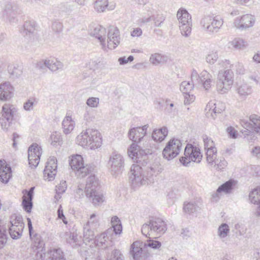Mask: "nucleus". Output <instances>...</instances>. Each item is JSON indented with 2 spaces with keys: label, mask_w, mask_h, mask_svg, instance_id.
I'll list each match as a JSON object with an SVG mask.
<instances>
[{
  "label": "nucleus",
  "mask_w": 260,
  "mask_h": 260,
  "mask_svg": "<svg viewBox=\"0 0 260 260\" xmlns=\"http://www.w3.org/2000/svg\"><path fill=\"white\" fill-rule=\"evenodd\" d=\"M148 127V124L142 127H133L128 132L129 139L134 143L128 148L127 154L129 157L137 162L141 161V158L150 153L149 150L143 149L136 143L141 142L147 133Z\"/></svg>",
  "instance_id": "f257e3e1"
},
{
  "label": "nucleus",
  "mask_w": 260,
  "mask_h": 260,
  "mask_svg": "<svg viewBox=\"0 0 260 260\" xmlns=\"http://www.w3.org/2000/svg\"><path fill=\"white\" fill-rule=\"evenodd\" d=\"M130 180L132 186L136 188L140 185L151 183L153 181V177L160 172V169L157 165H153L144 169L139 165L134 164L131 167Z\"/></svg>",
  "instance_id": "f03ea898"
},
{
  "label": "nucleus",
  "mask_w": 260,
  "mask_h": 260,
  "mask_svg": "<svg viewBox=\"0 0 260 260\" xmlns=\"http://www.w3.org/2000/svg\"><path fill=\"white\" fill-rule=\"evenodd\" d=\"M102 142L100 132L94 128H87L83 131L76 138V142L78 145L90 149L100 147Z\"/></svg>",
  "instance_id": "7ed1b4c3"
},
{
  "label": "nucleus",
  "mask_w": 260,
  "mask_h": 260,
  "mask_svg": "<svg viewBox=\"0 0 260 260\" xmlns=\"http://www.w3.org/2000/svg\"><path fill=\"white\" fill-rule=\"evenodd\" d=\"M99 185V180L95 175L88 177L85 185L86 196L91 199L92 203L95 206L104 201L103 194L98 190Z\"/></svg>",
  "instance_id": "20e7f679"
},
{
  "label": "nucleus",
  "mask_w": 260,
  "mask_h": 260,
  "mask_svg": "<svg viewBox=\"0 0 260 260\" xmlns=\"http://www.w3.org/2000/svg\"><path fill=\"white\" fill-rule=\"evenodd\" d=\"M69 164L78 178H82L85 177L94 170L93 165L91 164L84 166L83 158L81 155L79 154L72 156Z\"/></svg>",
  "instance_id": "39448f33"
},
{
  "label": "nucleus",
  "mask_w": 260,
  "mask_h": 260,
  "mask_svg": "<svg viewBox=\"0 0 260 260\" xmlns=\"http://www.w3.org/2000/svg\"><path fill=\"white\" fill-rule=\"evenodd\" d=\"M234 74L231 70L220 71L217 81V90L221 94L226 93L233 84Z\"/></svg>",
  "instance_id": "423d86ee"
},
{
  "label": "nucleus",
  "mask_w": 260,
  "mask_h": 260,
  "mask_svg": "<svg viewBox=\"0 0 260 260\" xmlns=\"http://www.w3.org/2000/svg\"><path fill=\"white\" fill-rule=\"evenodd\" d=\"M184 154V156L180 158V161L184 166H188L191 161L199 163L202 160L200 148L190 144L186 145Z\"/></svg>",
  "instance_id": "0eeeda50"
},
{
  "label": "nucleus",
  "mask_w": 260,
  "mask_h": 260,
  "mask_svg": "<svg viewBox=\"0 0 260 260\" xmlns=\"http://www.w3.org/2000/svg\"><path fill=\"white\" fill-rule=\"evenodd\" d=\"M177 17L179 22V28L181 34L188 37L191 32V16L187 11L183 8L178 10Z\"/></svg>",
  "instance_id": "6e6552de"
},
{
  "label": "nucleus",
  "mask_w": 260,
  "mask_h": 260,
  "mask_svg": "<svg viewBox=\"0 0 260 260\" xmlns=\"http://www.w3.org/2000/svg\"><path fill=\"white\" fill-rule=\"evenodd\" d=\"M16 111V108L12 105L5 104L3 105L0 116V123L3 129H8Z\"/></svg>",
  "instance_id": "1a4fd4ad"
},
{
  "label": "nucleus",
  "mask_w": 260,
  "mask_h": 260,
  "mask_svg": "<svg viewBox=\"0 0 260 260\" xmlns=\"http://www.w3.org/2000/svg\"><path fill=\"white\" fill-rule=\"evenodd\" d=\"M108 165L109 170L113 176L121 174L124 170V159L118 152L114 151L110 155Z\"/></svg>",
  "instance_id": "9d476101"
},
{
  "label": "nucleus",
  "mask_w": 260,
  "mask_h": 260,
  "mask_svg": "<svg viewBox=\"0 0 260 260\" xmlns=\"http://www.w3.org/2000/svg\"><path fill=\"white\" fill-rule=\"evenodd\" d=\"M182 143L179 139L173 138L170 140L164 149L162 155L168 160H171L177 156L180 153Z\"/></svg>",
  "instance_id": "9b49d317"
},
{
  "label": "nucleus",
  "mask_w": 260,
  "mask_h": 260,
  "mask_svg": "<svg viewBox=\"0 0 260 260\" xmlns=\"http://www.w3.org/2000/svg\"><path fill=\"white\" fill-rule=\"evenodd\" d=\"M223 24V20L217 16H206L201 20L202 27L206 30L217 32Z\"/></svg>",
  "instance_id": "f8f14e48"
},
{
  "label": "nucleus",
  "mask_w": 260,
  "mask_h": 260,
  "mask_svg": "<svg viewBox=\"0 0 260 260\" xmlns=\"http://www.w3.org/2000/svg\"><path fill=\"white\" fill-rule=\"evenodd\" d=\"M106 37L107 39H106L105 51H107L108 49H114L120 44L121 39L120 32L117 27L110 26Z\"/></svg>",
  "instance_id": "ddd939ff"
},
{
  "label": "nucleus",
  "mask_w": 260,
  "mask_h": 260,
  "mask_svg": "<svg viewBox=\"0 0 260 260\" xmlns=\"http://www.w3.org/2000/svg\"><path fill=\"white\" fill-rule=\"evenodd\" d=\"M255 23V17L251 14H245L237 17L234 22V25L237 29L243 30L253 26Z\"/></svg>",
  "instance_id": "4468645a"
},
{
  "label": "nucleus",
  "mask_w": 260,
  "mask_h": 260,
  "mask_svg": "<svg viewBox=\"0 0 260 260\" xmlns=\"http://www.w3.org/2000/svg\"><path fill=\"white\" fill-rule=\"evenodd\" d=\"M57 159L54 156L50 157L44 170V177L48 181L53 180L57 173Z\"/></svg>",
  "instance_id": "2eb2a0df"
},
{
  "label": "nucleus",
  "mask_w": 260,
  "mask_h": 260,
  "mask_svg": "<svg viewBox=\"0 0 260 260\" xmlns=\"http://www.w3.org/2000/svg\"><path fill=\"white\" fill-rule=\"evenodd\" d=\"M19 13L17 8L9 3L5 7L3 18L6 21H8L11 24L15 23L17 21L16 17Z\"/></svg>",
  "instance_id": "dca6fc26"
},
{
  "label": "nucleus",
  "mask_w": 260,
  "mask_h": 260,
  "mask_svg": "<svg viewBox=\"0 0 260 260\" xmlns=\"http://www.w3.org/2000/svg\"><path fill=\"white\" fill-rule=\"evenodd\" d=\"M11 224L9 231L11 238L13 239L20 238L24 228V223L21 218L16 217L15 221H11Z\"/></svg>",
  "instance_id": "f3484780"
},
{
  "label": "nucleus",
  "mask_w": 260,
  "mask_h": 260,
  "mask_svg": "<svg viewBox=\"0 0 260 260\" xmlns=\"http://www.w3.org/2000/svg\"><path fill=\"white\" fill-rule=\"evenodd\" d=\"M224 109L225 107L222 104L219 103H213L210 102L206 106L205 109L206 115L208 118L215 119L216 118L217 114L221 113Z\"/></svg>",
  "instance_id": "a211bd4d"
},
{
  "label": "nucleus",
  "mask_w": 260,
  "mask_h": 260,
  "mask_svg": "<svg viewBox=\"0 0 260 260\" xmlns=\"http://www.w3.org/2000/svg\"><path fill=\"white\" fill-rule=\"evenodd\" d=\"M14 88L9 82H5L0 84V100L6 101L13 96Z\"/></svg>",
  "instance_id": "6ab92c4d"
},
{
  "label": "nucleus",
  "mask_w": 260,
  "mask_h": 260,
  "mask_svg": "<svg viewBox=\"0 0 260 260\" xmlns=\"http://www.w3.org/2000/svg\"><path fill=\"white\" fill-rule=\"evenodd\" d=\"M107 32L105 27L101 25H98L94 27L91 32V35L97 38L104 50H106V39Z\"/></svg>",
  "instance_id": "aec40b11"
},
{
  "label": "nucleus",
  "mask_w": 260,
  "mask_h": 260,
  "mask_svg": "<svg viewBox=\"0 0 260 260\" xmlns=\"http://www.w3.org/2000/svg\"><path fill=\"white\" fill-rule=\"evenodd\" d=\"M151 225V231L154 233L162 234L167 231L166 222L160 218H152L149 220Z\"/></svg>",
  "instance_id": "412c9836"
},
{
  "label": "nucleus",
  "mask_w": 260,
  "mask_h": 260,
  "mask_svg": "<svg viewBox=\"0 0 260 260\" xmlns=\"http://www.w3.org/2000/svg\"><path fill=\"white\" fill-rule=\"evenodd\" d=\"M129 253L134 260H144L145 258V253L139 241H135L131 245Z\"/></svg>",
  "instance_id": "4be33fe9"
},
{
  "label": "nucleus",
  "mask_w": 260,
  "mask_h": 260,
  "mask_svg": "<svg viewBox=\"0 0 260 260\" xmlns=\"http://www.w3.org/2000/svg\"><path fill=\"white\" fill-rule=\"evenodd\" d=\"M11 168L5 160H0V180L3 183H7L11 177Z\"/></svg>",
  "instance_id": "5701e85b"
},
{
  "label": "nucleus",
  "mask_w": 260,
  "mask_h": 260,
  "mask_svg": "<svg viewBox=\"0 0 260 260\" xmlns=\"http://www.w3.org/2000/svg\"><path fill=\"white\" fill-rule=\"evenodd\" d=\"M35 187H31L29 190H26V193L23 197L22 205L24 210L28 213L30 212L32 207L33 193Z\"/></svg>",
  "instance_id": "b1692460"
},
{
  "label": "nucleus",
  "mask_w": 260,
  "mask_h": 260,
  "mask_svg": "<svg viewBox=\"0 0 260 260\" xmlns=\"http://www.w3.org/2000/svg\"><path fill=\"white\" fill-rule=\"evenodd\" d=\"M35 30L34 22L25 21L21 29V32L24 37L31 40L34 38Z\"/></svg>",
  "instance_id": "393cba45"
},
{
  "label": "nucleus",
  "mask_w": 260,
  "mask_h": 260,
  "mask_svg": "<svg viewBox=\"0 0 260 260\" xmlns=\"http://www.w3.org/2000/svg\"><path fill=\"white\" fill-rule=\"evenodd\" d=\"M66 241L72 247H75L79 246L81 243V237L79 236L76 232L66 233Z\"/></svg>",
  "instance_id": "a878e982"
},
{
  "label": "nucleus",
  "mask_w": 260,
  "mask_h": 260,
  "mask_svg": "<svg viewBox=\"0 0 260 260\" xmlns=\"http://www.w3.org/2000/svg\"><path fill=\"white\" fill-rule=\"evenodd\" d=\"M168 131L166 127L164 126L159 129H155L152 134V138L155 142H161L168 135Z\"/></svg>",
  "instance_id": "bb28decb"
},
{
  "label": "nucleus",
  "mask_w": 260,
  "mask_h": 260,
  "mask_svg": "<svg viewBox=\"0 0 260 260\" xmlns=\"http://www.w3.org/2000/svg\"><path fill=\"white\" fill-rule=\"evenodd\" d=\"M62 125L63 132L66 134H68L74 128L75 122L71 116H67L62 121Z\"/></svg>",
  "instance_id": "cd10ccee"
},
{
  "label": "nucleus",
  "mask_w": 260,
  "mask_h": 260,
  "mask_svg": "<svg viewBox=\"0 0 260 260\" xmlns=\"http://www.w3.org/2000/svg\"><path fill=\"white\" fill-rule=\"evenodd\" d=\"M201 207L196 202H185L183 206V211L189 214L194 213L199 211Z\"/></svg>",
  "instance_id": "c85d7f7f"
},
{
  "label": "nucleus",
  "mask_w": 260,
  "mask_h": 260,
  "mask_svg": "<svg viewBox=\"0 0 260 260\" xmlns=\"http://www.w3.org/2000/svg\"><path fill=\"white\" fill-rule=\"evenodd\" d=\"M49 260H66L62 250L58 248H53L48 252Z\"/></svg>",
  "instance_id": "c756f323"
},
{
  "label": "nucleus",
  "mask_w": 260,
  "mask_h": 260,
  "mask_svg": "<svg viewBox=\"0 0 260 260\" xmlns=\"http://www.w3.org/2000/svg\"><path fill=\"white\" fill-rule=\"evenodd\" d=\"M236 181L230 179L223 183L218 188V192H221L225 194L230 193L236 185Z\"/></svg>",
  "instance_id": "7c9ffc66"
},
{
  "label": "nucleus",
  "mask_w": 260,
  "mask_h": 260,
  "mask_svg": "<svg viewBox=\"0 0 260 260\" xmlns=\"http://www.w3.org/2000/svg\"><path fill=\"white\" fill-rule=\"evenodd\" d=\"M107 62L104 59H97L89 62L90 69L93 71L103 70L107 68Z\"/></svg>",
  "instance_id": "2f4dec72"
},
{
  "label": "nucleus",
  "mask_w": 260,
  "mask_h": 260,
  "mask_svg": "<svg viewBox=\"0 0 260 260\" xmlns=\"http://www.w3.org/2000/svg\"><path fill=\"white\" fill-rule=\"evenodd\" d=\"M211 78L212 76L206 71L201 72V79H202L201 85L206 90L208 89L211 86Z\"/></svg>",
  "instance_id": "473e14b6"
},
{
  "label": "nucleus",
  "mask_w": 260,
  "mask_h": 260,
  "mask_svg": "<svg viewBox=\"0 0 260 260\" xmlns=\"http://www.w3.org/2000/svg\"><path fill=\"white\" fill-rule=\"evenodd\" d=\"M167 60V57L159 53L152 54L150 57V61L154 65L157 66L160 63H164Z\"/></svg>",
  "instance_id": "72a5a7b5"
},
{
  "label": "nucleus",
  "mask_w": 260,
  "mask_h": 260,
  "mask_svg": "<svg viewBox=\"0 0 260 260\" xmlns=\"http://www.w3.org/2000/svg\"><path fill=\"white\" fill-rule=\"evenodd\" d=\"M42 154V149L37 144L34 143L31 145L28 150V156L30 157L36 156H41Z\"/></svg>",
  "instance_id": "f704fd0d"
},
{
  "label": "nucleus",
  "mask_w": 260,
  "mask_h": 260,
  "mask_svg": "<svg viewBox=\"0 0 260 260\" xmlns=\"http://www.w3.org/2000/svg\"><path fill=\"white\" fill-rule=\"evenodd\" d=\"M240 124L245 129L242 131L241 132L244 135H249L252 132V125L248 119H240Z\"/></svg>",
  "instance_id": "c9c22d12"
},
{
  "label": "nucleus",
  "mask_w": 260,
  "mask_h": 260,
  "mask_svg": "<svg viewBox=\"0 0 260 260\" xmlns=\"http://www.w3.org/2000/svg\"><path fill=\"white\" fill-rule=\"evenodd\" d=\"M230 233V228L228 224L222 223L218 228L217 235L220 239L225 238Z\"/></svg>",
  "instance_id": "e433bc0d"
},
{
  "label": "nucleus",
  "mask_w": 260,
  "mask_h": 260,
  "mask_svg": "<svg viewBox=\"0 0 260 260\" xmlns=\"http://www.w3.org/2000/svg\"><path fill=\"white\" fill-rule=\"evenodd\" d=\"M249 196L251 203L254 204H260V187L251 191Z\"/></svg>",
  "instance_id": "4c0bfd02"
},
{
  "label": "nucleus",
  "mask_w": 260,
  "mask_h": 260,
  "mask_svg": "<svg viewBox=\"0 0 260 260\" xmlns=\"http://www.w3.org/2000/svg\"><path fill=\"white\" fill-rule=\"evenodd\" d=\"M48 69L52 71L55 72L58 70L62 69L63 64L62 62L56 59H49Z\"/></svg>",
  "instance_id": "58836bf2"
},
{
  "label": "nucleus",
  "mask_w": 260,
  "mask_h": 260,
  "mask_svg": "<svg viewBox=\"0 0 260 260\" xmlns=\"http://www.w3.org/2000/svg\"><path fill=\"white\" fill-rule=\"evenodd\" d=\"M237 91L240 96H245L251 93V86L248 84L244 83L242 84L238 87Z\"/></svg>",
  "instance_id": "ea45409f"
},
{
  "label": "nucleus",
  "mask_w": 260,
  "mask_h": 260,
  "mask_svg": "<svg viewBox=\"0 0 260 260\" xmlns=\"http://www.w3.org/2000/svg\"><path fill=\"white\" fill-rule=\"evenodd\" d=\"M206 156L208 162L213 165L214 162L217 159V149L216 148H213L206 150Z\"/></svg>",
  "instance_id": "a19ab883"
},
{
  "label": "nucleus",
  "mask_w": 260,
  "mask_h": 260,
  "mask_svg": "<svg viewBox=\"0 0 260 260\" xmlns=\"http://www.w3.org/2000/svg\"><path fill=\"white\" fill-rule=\"evenodd\" d=\"M108 6V0H96L94 3V8L98 12H103Z\"/></svg>",
  "instance_id": "79ce46f5"
},
{
  "label": "nucleus",
  "mask_w": 260,
  "mask_h": 260,
  "mask_svg": "<svg viewBox=\"0 0 260 260\" xmlns=\"http://www.w3.org/2000/svg\"><path fill=\"white\" fill-rule=\"evenodd\" d=\"M8 72L13 78L19 77L22 73V68L18 65L9 66Z\"/></svg>",
  "instance_id": "37998d69"
},
{
  "label": "nucleus",
  "mask_w": 260,
  "mask_h": 260,
  "mask_svg": "<svg viewBox=\"0 0 260 260\" xmlns=\"http://www.w3.org/2000/svg\"><path fill=\"white\" fill-rule=\"evenodd\" d=\"M108 237L105 233H102L96 237L95 244L99 247L106 248L108 245L106 244Z\"/></svg>",
  "instance_id": "c03bdc74"
},
{
  "label": "nucleus",
  "mask_w": 260,
  "mask_h": 260,
  "mask_svg": "<svg viewBox=\"0 0 260 260\" xmlns=\"http://www.w3.org/2000/svg\"><path fill=\"white\" fill-rule=\"evenodd\" d=\"M194 86L193 83H191L190 81H184L181 83L180 89L183 93L186 94L189 93L190 91L193 89Z\"/></svg>",
  "instance_id": "a18cd8bd"
},
{
  "label": "nucleus",
  "mask_w": 260,
  "mask_h": 260,
  "mask_svg": "<svg viewBox=\"0 0 260 260\" xmlns=\"http://www.w3.org/2000/svg\"><path fill=\"white\" fill-rule=\"evenodd\" d=\"M51 144L54 146L57 145H61L62 143V140L60 134L58 132H53L50 137Z\"/></svg>",
  "instance_id": "49530a36"
},
{
  "label": "nucleus",
  "mask_w": 260,
  "mask_h": 260,
  "mask_svg": "<svg viewBox=\"0 0 260 260\" xmlns=\"http://www.w3.org/2000/svg\"><path fill=\"white\" fill-rule=\"evenodd\" d=\"M201 73L199 75L196 70H192L191 74V83H193L194 86H200L202 84Z\"/></svg>",
  "instance_id": "de8ad7c7"
},
{
  "label": "nucleus",
  "mask_w": 260,
  "mask_h": 260,
  "mask_svg": "<svg viewBox=\"0 0 260 260\" xmlns=\"http://www.w3.org/2000/svg\"><path fill=\"white\" fill-rule=\"evenodd\" d=\"M97 224V220L96 219V215L95 214H92L91 215L89 220L86 223V226L84 228V230L87 229V232H89L91 233V235L92 236V232L88 229L89 228L93 229L95 228Z\"/></svg>",
  "instance_id": "09e8293b"
},
{
  "label": "nucleus",
  "mask_w": 260,
  "mask_h": 260,
  "mask_svg": "<svg viewBox=\"0 0 260 260\" xmlns=\"http://www.w3.org/2000/svg\"><path fill=\"white\" fill-rule=\"evenodd\" d=\"M232 44L233 47L237 49H243L247 46V42L240 38L234 40Z\"/></svg>",
  "instance_id": "8fccbe9b"
},
{
  "label": "nucleus",
  "mask_w": 260,
  "mask_h": 260,
  "mask_svg": "<svg viewBox=\"0 0 260 260\" xmlns=\"http://www.w3.org/2000/svg\"><path fill=\"white\" fill-rule=\"evenodd\" d=\"M218 56L216 51H212L206 56V61L209 64H214L218 59Z\"/></svg>",
  "instance_id": "3c124183"
},
{
  "label": "nucleus",
  "mask_w": 260,
  "mask_h": 260,
  "mask_svg": "<svg viewBox=\"0 0 260 260\" xmlns=\"http://www.w3.org/2000/svg\"><path fill=\"white\" fill-rule=\"evenodd\" d=\"M151 225L150 224V221H149L148 223H145L142 225L141 229L142 234L146 237H149L153 233V232L151 231Z\"/></svg>",
  "instance_id": "603ef678"
},
{
  "label": "nucleus",
  "mask_w": 260,
  "mask_h": 260,
  "mask_svg": "<svg viewBox=\"0 0 260 260\" xmlns=\"http://www.w3.org/2000/svg\"><path fill=\"white\" fill-rule=\"evenodd\" d=\"M214 164L216 169L221 170L226 167L228 162L224 158L220 157V158H217L214 162Z\"/></svg>",
  "instance_id": "864d4df0"
},
{
  "label": "nucleus",
  "mask_w": 260,
  "mask_h": 260,
  "mask_svg": "<svg viewBox=\"0 0 260 260\" xmlns=\"http://www.w3.org/2000/svg\"><path fill=\"white\" fill-rule=\"evenodd\" d=\"M203 138L205 150L216 148L214 146V143L213 141L211 138H209L206 135L203 136Z\"/></svg>",
  "instance_id": "5fc2aeb1"
},
{
  "label": "nucleus",
  "mask_w": 260,
  "mask_h": 260,
  "mask_svg": "<svg viewBox=\"0 0 260 260\" xmlns=\"http://www.w3.org/2000/svg\"><path fill=\"white\" fill-rule=\"evenodd\" d=\"M154 21V25L156 27H160L161 24L165 20V17L162 14H158L155 16L152 17Z\"/></svg>",
  "instance_id": "6e6d98bb"
},
{
  "label": "nucleus",
  "mask_w": 260,
  "mask_h": 260,
  "mask_svg": "<svg viewBox=\"0 0 260 260\" xmlns=\"http://www.w3.org/2000/svg\"><path fill=\"white\" fill-rule=\"evenodd\" d=\"M85 193V186L84 184H79L75 192V197L78 199L82 198Z\"/></svg>",
  "instance_id": "4d7b16f0"
},
{
  "label": "nucleus",
  "mask_w": 260,
  "mask_h": 260,
  "mask_svg": "<svg viewBox=\"0 0 260 260\" xmlns=\"http://www.w3.org/2000/svg\"><path fill=\"white\" fill-rule=\"evenodd\" d=\"M99 99L95 97L89 98L86 102L87 105L91 108H97L99 104Z\"/></svg>",
  "instance_id": "13d9d810"
},
{
  "label": "nucleus",
  "mask_w": 260,
  "mask_h": 260,
  "mask_svg": "<svg viewBox=\"0 0 260 260\" xmlns=\"http://www.w3.org/2000/svg\"><path fill=\"white\" fill-rule=\"evenodd\" d=\"M6 230L0 225V248L3 247L4 243L7 241V235Z\"/></svg>",
  "instance_id": "bf43d9fd"
},
{
  "label": "nucleus",
  "mask_w": 260,
  "mask_h": 260,
  "mask_svg": "<svg viewBox=\"0 0 260 260\" xmlns=\"http://www.w3.org/2000/svg\"><path fill=\"white\" fill-rule=\"evenodd\" d=\"M161 243L158 241L148 240L145 243V245L153 249H157L161 246Z\"/></svg>",
  "instance_id": "052dcab7"
},
{
  "label": "nucleus",
  "mask_w": 260,
  "mask_h": 260,
  "mask_svg": "<svg viewBox=\"0 0 260 260\" xmlns=\"http://www.w3.org/2000/svg\"><path fill=\"white\" fill-rule=\"evenodd\" d=\"M107 260H123V255L120 250L115 249L112 252L111 258Z\"/></svg>",
  "instance_id": "680f3d73"
},
{
  "label": "nucleus",
  "mask_w": 260,
  "mask_h": 260,
  "mask_svg": "<svg viewBox=\"0 0 260 260\" xmlns=\"http://www.w3.org/2000/svg\"><path fill=\"white\" fill-rule=\"evenodd\" d=\"M152 20V16H142L138 19L137 22L138 24L143 26L148 24Z\"/></svg>",
  "instance_id": "e2e57ef3"
},
{
  "label": "nucleus",
  "mask_w": 260,
  "mask_h": 260,
  "mask_svg": "<svg viewBox=\"0 0 260 260\" xmlns=\"http://www.w3.org/2000/svg\"><path fill=\"white\" fill-rule=\"evenodd\" d=\"M67 188V185L66 181L62 180L59 184L56 186L55 190L58 193H63L65 192Z\"/></svg>",
  "instance_id": "0e129e2a"
},
{
  "label": "nucleus",
  "mask_w": 260,
  "mask_h": 260,
  "mask_svg": "<svg viewBox=\"0 0 260 260\" xmlns=\"http://www.w3.org/2000/svg\"><path fill=\"white\" fill-rule=\"evenodd\" d=\"M40 156H36L35 157H30L28 156V162L30 166L32 168H36L39 164Z\"/></svg>",
  "instance_id": "69168bd1"
},
{
  "label": "nucleus",
  "mask_w": 260,
  "mask_h": 260,
  "mask_svg": "<svg viewBox=\"0 0 260 260\" xmlns=\"http://www.w3.org/2000/svg\"><path fill=\"white\" fill-rule=\"evenodd\" d=\"M49 59H42L38 62L36 67L40 70H43L45 68H48Z\"/></svg>",
  "instance_id": "338daca9"
},
{
  "label": "nucleus",
  "mask_w": 260,
  "mask_h": 260,
  "mask_svg": "<svg viewBox=\"0 0 260 260\" xmlns=\"http://www.w3.org/2000/svg\"><path fill=\"white\" fill-rule=\"evenodd\" d=\"M62 24L60 22H54L52 24V28L56 32H60L62 29Z\"/></svg>",
  "instance_id": "774afa93"
}]
</instances>
